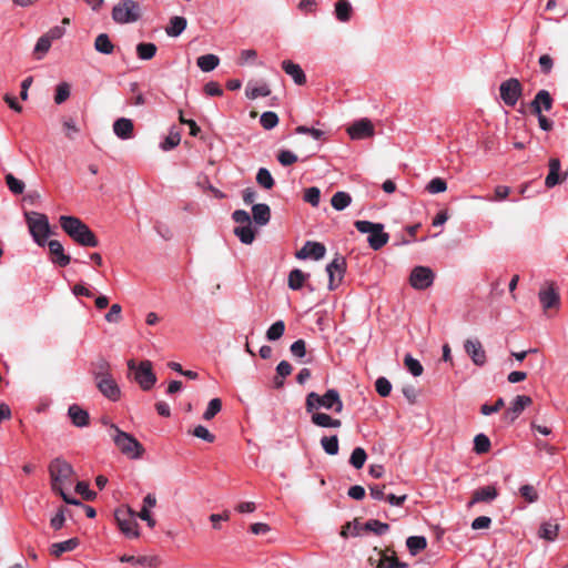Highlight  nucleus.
<instances>
[{
    "label": "nucleus",
    "mask_w": 568,
    "mask_h": 568,
    "mask_svg": "<svg viewBox=\"0 0 568 568\" xmlns=\"http://www.w3.org/2000/svg\"><path fill=\"white\" fill-rule=\"evenodd\" d=\"M59 223L63 232L77 244L84 247H97L99 245V241L95 234L79 217L72 215H61Z\"/></svg>",
    "instance_id": "f257e3e1"
},
{
    "label": "nucleus",
    "mask_w": 568,
    "mask_h": 568,
    "mask_svg": "<svg viewBox=\"0 0 568 568\" xmlns=\"http://www.w3.org/2000/svg\"><path fill=\"white\" fill-rule=\"evenodd\" d=\"M305 408L307 413H313L320 408L341 413L344 408L343 400L337 389L329 388L323 395L311 392L306 395Z\"/></svg>",
    "instance_id": "f03ea898"
},
{
    "label": "nucleus",
    "mask_w": 568,
    "mask_h": 568,
    "mask_svg": "<svg viewBox=\"0 0 568 568\" xmlns=\"http://www.w3.org/2000/svg\"><path fill=\"white\" fill-rule=\"evenodd\" d=\"M110 436L119 450L130 458H141L144 448L131 434L121 430L116 425H110Z\"/></svg>",
    "instance_id": "7ed1b4c3"
},
{
    "label": "nucleus",
    "mask_w": 568,
    "mask_h": 568,
    "mask_svg": "<svg viewBox=\"0 0 568 568\" xmlns=\"http://www.w3.org/2000/svg\"><path fill=\"white\" fill-rule=\"evenodd\" d=\"M26 222L33 241L39 246H44L51 235V226L45 214L39 212H26Z\"/></svg>",
    "instance_id": "20e7f679"
},
{
    "label": "nucleus",
    "mask_w": 568,
    "mask_h": 568,
    "mask_svg": "<svg viewBox=\"0 0 568 568\" xmlns=\"http://www.w3.org/2000/svg\"><path fill=\"white\" fill-rule=\"evenodd\" d=\"M73 473L71 464L62 458H54L49 465L52 490L57 494L64 490V487L70 484Z\"/></svg>",
    "instance_id": "39448f33"
},
{
    "label": "nucleus",
    "mask_w": 568,
    "mask_h": 568,
    "mask_svg": "<svg viewBox=\"0 0 568 568\" xmlns=\"http://www.w3.org/2000/svg\"><path fill=\"white\" fill-rule=\"evenodd\" d=\"M111 16L118 24L136 22L141 18L140 6L134 0H124L113 7Z\"/></svg>",
    "instance_id": "423d86ee"
},
{
    "label": "nucleus",
    "mask_w": 568,
    "mask_h": 568,
    "mask_svg": "<svg viewBox=\"0 0 568 568\" xmlns=\"http://www.w3.org/2000/svg\"><path fill=\"white\" fill-rule=\"evenodd\" d=\"M128 368L134 372V379L143 390H150L156 383V375L150 361H142L139 365L133 359L128 361Z\"/></svg>",
    "instance_id": "0eeeda50"
},
{
    "label": "nucleus",
    "mask_w": 568,
    "mask_h": 568,
    "mask_svg": "<svg viewBox=\"0 0 568 568\" xmlns=\"http://www.w3.org/2000/svg\"><path fill=\"white\" fill-rule=\"evenodd\" d=\"M115 520L120 530L129 538H138L140 536L139 525L135 520V514L131 508L116 509L114 513Z\"/></svg>",
    "instance_id": "6e6552de"
},
{
    "label": "nucleus",
    "mask_w": 568,
    "mask_h": 568,
    "mask_svg": "<svg viewBox=\"0 0 568 568\" xmlns=\"http://www.w3.org/2000/svg\"><path fill=\"white\" fill-rule=\"evenodd\" d=\"M500 99L507 106H515L523 95V85L516 78H509L499 85Z\"/></svg>",
    "instance_id": "1a4fd4ad"
},
{
    "label": "nucleus",
    "mask_w": 568,
    "mask_h": 568,
    "mask_svg": "<svg viewBox=\"0 0 568 568\" xmlns=\"http://www.w3.org/2000/svg\"><path fill=\"white\" fill-rule=\"evenodd\" d=\"M346 270V260L342 255H336L326 266L328 275V290L334 291L341 284Z\"/></svg>",
    "instance_id": "9d476101"
},
{
    "label": "nucleus",
    "mask_w": 568,
    "mask_h": 568,
    "mask_svg": "<svg viewBox=\"0 0 568 568\" xmlns=\"http://www.w3.org/2000/svg\"><path fill=\"white\" fill-rule=\"evenodd\" d=\"M435 278L434 272L427 266H415L409 275V284L418 291H423L433 285Z\"/></svg>",
    "instance_id": "9b49d317"
},
{
    "label": "nucleus",
    "mask_w": 568,
    "mask_h": 568,
    "mask_svg": "<svg viewBox=\"0 0 568 568\" xmlns=\"http://www.w3.org/2000/svg\"><path fill=\"white\" fill-rule=\"evenodd\" d=\"M99 392L108 399L118 402L121 397V388L111 376L95 381Z\"/></svg>",
    "instance_id": "f8f14e48"
},
{
    "label": "nucleus",
    "mask_w": 568,
    "mask_h": 568,
    "mask_svg": "<svg viewBox=\"0 0 568 568\" xmlns=\"http://www.w3.org/2000/svg\"><path fill=\"white\" fill-rule=\"evenodd\" d=\"M464 349L476 366H484L487 362L486 352L478 339H467Z\"/></svg>",
    "instance_id": "ddd939ff"
},
{
    "label": "nucleus",
    "mask_w": 568,
    "mask_h": 568,
    "mask_svg": "<svg viewBox=\"0 0 568 568\" xmlns=\"http://www.w3.org/2000/svg\"><path fill=\"white\" fill-rule=\"evenodd\" d=\"M347 133L352 140H363L374 135V126L368 119H361L347 129Z\"/></svg>",
    "instance_id": "4468645a"
},
{
    "label": "nucleus",
    "mask_w": 568,
    "mask_h": 568,
    "mask_svg": "<svg viewBox=\"0 0 568 568\" xmlns=\"http://www.w3.org/2000/svg\"><path fill=\"white\" fill-rule=\"evenodd\" d=\"M49 247V252L51 254V262L53 264H57L61 267H65L70 264L71 257L70 255L65 254L63 245L58 240H50L47 241V244Z\"/></svg>",
    "instance_id": "2eb2a0df"
},
{
    "label": "nucleus",
    "mask_w": 568,
    "mask_h": 568,
    "mask_svg": "<svg viewBox=\"0 0 568 568\" xmlns=\"http://www.w3.org/2000/svg\"><path fill=\"white\" fill-rule=\"evenodd\" d=\"M554 99L549 91L540 90L530 102V108L535 114H539L542 111H550L552 108Z\"/></svg>",
    "instance_id": "dca6fc26"
},
{
    "label": "nucleus",
    "mask_w": 568,
    "mask_h": 568,
    "mask_svg": "<svg viewBox=\"0 0 568 568\" xmlns=\"http://www.w3.org/2000/svg\"><path fill=\"white\" fill-rule=\"evenodd\" d=\"M531 404V398L527 395H518L511 402L505 415L510 422H514L523 413V410Z\"/></svg>",
    "instance_id": "f3484780"
},
{
    "label": "nucleus",
    "mask_w": 568,
    "mask_h": 568,
    "mask_svg": "<svg viewBox=\"0 0 568 568\" xmlns=\"http://www.w3.org/2000/svg\"><path fill=\"white\" fill-rule=\"evenodd\" d=\"M497 496L498 491L494 486H486L474 491L467 506L473 507L477 503H491Z\"/></svg>",
    "instance_id": "a211bd4d"
},
{
    "label": "nucleus",
    "mask_w": 568,
    "mask_h": 568,
    "mask_svg": "<svg viewBox=\"0 0 568 568\" xmlns=\"http://www.w3.org/2000/svg\"><path fill=\"white\" fill-rule=\"evenodd\" d=\"M68 416L71 423L79 428L87 427L90 422L89 413L81 408L78 404H72L68 408Z\"/></svg>",
    "instance_id": "6ab92c4d"
},
{
    "label": "nucleus",
    "mask_w": 568,
    "mask_h": 568,
    "mask_svg": "<svg viewBox=\"0 0 568 568\" xmlns=\"http://www.w3.org/2000/svg\"><path fill=\"white\" fill-rule=\"evenodd\" d=\"M389 240L388 233L384 232V225L379 223L377 227L368 234L367 242L371 248L374 251L381 250L387 244Z\"/></svg>",
    "instance_id": "aec40b11"
},
{
    "label": "nucleus",
    "mask_w": 568,
    "mask_h": 568,
    "mask_svg": "<svg viewBox=\"0 0 568 568\" xmlns=\"http://www.w3.org/2000/svg\"><path fill=\"white\" fill-rule=\"evenodd\" d=\"M282 69L286 74L292 77L293 81L297 85H303L306 83V75L300 64L294 63L291 60H284L282 62Z\"/></svg>",
    "instance_id": "412c9836"
},
{
    "label": "nucleus",
    "mask_w": 568,
    "mask_h": 568,
    "mask_svg": "<svg viewBox=\"0 0 568 568\" xmlns=\"http://www.w3.org/2000/svg\"><path fill=\"white\" fill-rule=\"evenodd\" d=\"M133 122L128 118H120L113 123V132L121 140H129L133 136Z\"/></svg>",
    "instance_id": "4be33fe9"
},
{
    "label": "nucleus",
    "mask_w": 568,
    "mask_h": 568,
    "mask_svg": "<svg viewBox=\"0 0 568 568\" xmlns=\"http://www.w3.org/2000/svg\"><path fill=\"white\" fill-rule=\"evenodd\" d=\"M252 215L255 224L266 225L271 220V209L265 203H257L252 206Z\"/></svg>",
    "instance_id": "5701e85b"
},
{
    "label": "nucleus",
    "mask_w": 568,
    "mask_h": 568,
    "mask_svg": "<svg viewBox=\"0 0 568 568\" xmlns=\"http://www.w3.org/2000/svg\"><path fill=\"white\" fill-rule=\"evenodd\" d=\"M79 545L80 540L77 537L54 542L50 546V554L58 558L64 552L73 551Z\"/></svg>",
    "instance_id": "b1692460"
},
{
    "label": "nucleus",
    "mask_w": 568,
    "mask_h": 568,
    "mask_svg": "<svg viewBox=\"0 0 568 568\" xmlns=\"http://www.w3.org/2000/svg\"><path fill=\"white\" fill-rule=\"evenodd\" d=\"M539 301L545 310L557 307L559 295L552 287H548L539 292Z\"/></svg>",
    "instance_id": "393cba45"
},
{
    "label": "nucleus",
    "mask_w": 568,
    "mask_h": 568,
    "mask_svg": "<svg viewBox=\"0 0 568 568\" xmlns=\"http://www.w3.org/2000/svg\"><path fill=\"white\" fill-rule=\"evenodd\" d=\"M560 161L557 158L549 160V172L546 176L545 184L547 187H554L560 182L559 178Z\"/></svg>",
    "instance_id": "a878e982"
},
{
    "label": "nucleus",
    "mask_w": 568,
    "mask_h": 568,
    "mask_svg": "<svg viewBox=\"0 0 568 568\" xmlns=\"http://www.w3.org/2000/svg\"><path fill=\"white\" fill-rule=\"evenodd\" d=\"M110 369H111L110 363L105 358L100 357L94 363H92L91 373L93 375L94 381H98L103 377L111 376L112 374H111Z\"/></svg>",
    "instance_id": "bb28decb"
},
{
    "label": "nucleus",
    "mask_w": 568,
    "mask_h": 568,
    "mask_svg": "<svg viewBox=\"0 0 568 568\" xmlns=\"http://www.w3.org/2000/svg\"><path fill=\"white\" fill-rule=\"evenodd\" d=\"M310 277V274H305L300 268H294L288 274L287 285L293 291H298L303 287L305 281Z\"/></svg>",
    "instance_id": "cd10ccee"
},
{
    "label": "nucleus",
    "mask_w": 568,
    "mask_h": 568,
    "mask_svg": "<svg viewBox=\"0 0 568 568\" xmlns=\"http://www.w3.org/2000/svg\"><path fill=\"white\" fill-rule=\"evenodd\" d=\"M353 8L349 1L339 0L335 3V16L341 22H348L352 18Z\"/></svg>",
    "instance_id": "c85d7f7f"
},
{
    "label": "nucleus",
    "mask_w": 568,
    "mask_h": 568,
    "mask_svg": "<svg viewBox=\"0 0 568 568\" xmlns=\"http://www.w3.org/2000/svg\"><path fill=\"white\" fill-rule=\"evenodd\" d=\"M220 63V58L216 54L209 53L204 55H200L196 60L197 67L203 72H211L213 71Z\"/></svg>",
    "instance_id": "c756f323"
},
{
    "label": "nucleus",
    "mask_w": 568,
    "mask_h": 568,
    "mask_svg": "<svg viewBox=\"0 0 568 568\" xmlns=\"http://www.w3.org/2000/svg\"><path fill=\"white\" fill-rule=\"evenodd\" d=\"M94 49L102 54H112L114 44L106 33H100L94 40Z\"/></svg>",
    "instance_id": "7c9ffc66"
},
{
    "label": "nucleus",
    "mask_w": 568,
    "mask_h": 568,
    "mask_svg": "<svg viewBox=\"0 0 568 568\" xmlns=\"http://www.w3.org/2000/svg\"><path fill=\"white\" fill-rule=\"evenodd\" d=\"M186 24L187 21L184 17H173L166 28V34L169 37H179L185 30Z\"/></svg>",
    "instance_id": "2f4dec72"
},
{
    "label": "nucleus",
    "mask_w": 568,
    "mask_h": 568,
    "mask_svg": "<svg viewBox=\"0 0 568 568\" xmlns=\"http://www.w3.org/2000/svg\"><path fill=\"white\" fill-rule=\"evenodd\" d=\"M271 94V90L267 84L256 85L252 82H248L245 88L246 98L254 100L260 97H267Z\"/></svg>",
    "instance_id": "473e14b6"
},
{
    "label": "nucleus",
    "mask_w": 568,
    "mask_h": 568,
    "mask_svg": "<svg viewBox=\"0 0 568 568\" xmlns=\"http://www.w3.org/2000/svg\"><path fill=\"white\" fill-rule=\"evenodd\" d=\"M406 547L410 555L416 556L427 547V540L424 536H410L406 539Z\"/></svg>",
    "instance_id": "72a5a7b5"
},
{
    "label": "nucleus",
    "mask_w": 568,
    "mask_h": 568,
    "mask_svg": "<svg viewBox=\"0 0 568 568\" xmlns=\"http://www.w3.org/2000/svg\"><path fill=\"white\" fill-rule=\"evenodd\" d=\"M558 530V524L550 521L542 523L539 529V537L548 541H554L557 538Z\"/></svg>",
    "instance_id": "f704fd0d"
},
{
    "label": "nucleus",
    "mask_w": 568,
    "mask_h": 568,
    "mask_svg": "<svg viewBox=\"0 0 568 568\" xmlns=\"http://www.w3.org/2000/svg\"><path fill=\"white\" fill-rule=\"evenodd\" d=\"M351 202L352 196L344 191L336 192L331 200V204L336 211H343L351 204Z\"/></svg>",
    "instance_id": "c9c22d12"
},
{
    "label": "nucleus",
    "mask_w": 568,
    "mask_h": 568,
    "mask_svg": "<svg viewBox=\"0 0 568 568\" xmlns=\"http://www.w3.org/2000/svg\"><path fill=\"white\" fill-rule=\"evenodd\" d=\"M321 446L327 455H331V456L337 455L338 450H339L337 435L322 437Z\"/></svg>",
    "instance_id": "e433bc0d"
},
{
    "label": "nucleus",
    "mask_w": 568,
    "mask_h": 568,
    "mask_svg": "<svg viewBox=\"0 0 568 568\" xmlns=\"http://www.w3.org/2000/svg\"><path fill=\"white\" fill-rule=\"evenodd\" d=\"M306 248L308 253V258H313L315 261L322 260L326 253L325 245L320 242L307 241Z\"/></svg>",
    "instance_id": "4c0bfd02"
},
{
    "label": "nucleus",
    "mask_w": 568,
    "mask_h": 568,
    "mask_svg": "<svg viewBox=\"0 0 568 568\" xmlns=\"http://www.w3.org/2000/svg\"><path fill=\"white\" fill-rule=\"evenodd\" d=\"M156 50V45L152 42H141L136 45V54L141 60H151Z\"/></svg>",
    "instance_id": "58836bf2"
},
{
    "label": "nucleus",
    "mask_w": 568,
    "mask_h": 568,
    "mask_svg": "<svg viewBox=\"0 0 568 568\" xmlns=\"http://www.w3.org/2000/svg\"><path fill=\"white\" fill-rule=\"evenodd\" d=\"M234 234L243 244H251L255 239V232L253 231L251 224L235 227Z\"/></svg>",
    "instance_id": "ea45409f"
},
{
    "label": "nucleus",
    "mask_w": 568,
    "mask_h": 568,
    "mask_svg": "<svg viewBox=\"0 0 568 568\" xmlns=\"http://www.w3.org/2000/svg\"><path fill=\"white\" fill-rule=\"evenodd\" d=\"M256 182L260 186L270 190L274 186L275 182L271 172L266 168H260L256 173Z\"/></svg>",
    "instance_id": "a19ab883"
},
{
    "label": "nucleus",
    "mask_w": 568,
    "mask_h": 568,
    "mask_svg": "<svg viewBox=\"0 0 568 568\" xmlns=\"http://www.w3.org/2000/svg\"><path fill=\"white\" fill-rule=\"evenodd\" d=\"M366 459H367V454H366L365 449L362 447H356L353 449V452L351 454L349 464L355 469H361V468H363Z\"/></svg>",
    "instance_id": "79ce46f5"
},
{
    "label": "nucleus",
    "mask_w": 568,
    "mask_h": 568,
    "mask_svg": "<svg viewBox=\"0 0 568 568\" xmlns=\"http://www.w3.org/2000/svg\"><path fill=\"white\" fill-rule=\"evenodd\" d=\"M364 529L372 531L377 536H382L389 530V525L377 519H371L364 524Z\"/></svg>",
    "instance_id": "37998d69"
},
{
    "label": "nucleus",
    "mask_w": 568,
    "mask_h": 568,
    "mask_svg": "<svg viewBox=\"0 0 568 568\" xmlns=\"http://www.w3.org/2000/svg\"><path fill=\"white\" fill-rule=\"evenodd\" d=\"M285 331V324L282 320L274 322L266 331V338L268 341L280 339Z\"/></svg>",
    "instance_id": "c03bdc74"
},
{
    "label": "nucleus",
    "mask_w": 568,
    "mask_h": 568,
    "mask_svg": "<svg viewBox=\"0 0 568 568\" xmlns=\"http://www.w3.org/2000/svg\"><path fill=\"white\" fill-rule=\"evenodd\" d=\"M404 365L409 371V373L417 377L423 374V365L416 358H414L410 354H406L404 358Z\"/></svg>",
    "instance_id": "a18cd8bd"
},
{
    "label": "nucleus",
    "mask_w": 568,
    "mask_h": 568,
    "mask_svg": "<svg viewBox=\"0 0 568 568\" xmlns=\"http://www.w3.org/2000/svg\"><path fill=\"white\" fill-rule=\"evenodd\" d=\"M181 142V134L178 131H174L173 129L169 132L168 136L164 139V141L161 142L160 148L163 151H170L178 146Z\"/></svg>",
    "instance_id": "49530a36"
},
{
    "label": "nucleus",
    "mask_w": 568,
    "mask_h": 568,
    "mask_svg": "<svg viewBox=\"0 0 568 568\" xmlns=\"http://www.w3.org/2000/svg\"><path fill=\"white\" fill-rule=\"evenodd\" d=\"M260 123L265 130H272L278 124V116L273 111H266L261 114Z\"/></svg>",
    "instance_id": "de8ad7c7"
},
{
    "label": "nucleus",
    "mask_w": 568,
    "mask_h": 568,
    "mask_svg": "<svg viewBox=\"0 0 568 568\" xmlns=\"http://www.w3.org/2000/svg\"><path fill=\"white\" fill-rule=\"evenodd\" d=\"M52 42L43 34L41 36L33 49V52L38 60L42 59V57L48 53L51 48Z\"/></svg>",
    "instance_id": "09e8293b"
},
{
    "label": "nucleus",
    "mask_w": 568,
    "mask_h": 568,
    "mask_svg": "<svg viewBox=\"0 0 568 568\" xmlns=\"http://www.w3.org/2000/svg\"><path fill=\"white\" fill-rule=\"evenodd\" d=\"M490 448V440L485 434H478L474 438V450L477 454H485Z\"/></svg>",
    "instance_id": "8fccbe9b"
},
{
    "label": "nucleus",
    "mask_w": 568,
    "mask_h": 568,
    "mask_svg": "<svg viewBox=\"0 0 568 568\" xmlns=\"http://www.w3.org/2000/svg\"><path fill=\"white\" fill-rule=\"evenodd\" d=\"M426 190L430 194L443 193L447 190V183L442 178H434L426 185Z\"/></svg>",
    "instance_id": "3c124183"
},
{
    "label": "nucleus",
    "mask_w": 568,
    "mask_h": 568,
    "mask_svg": "<svg viewBox=\"0 0 568 568\" xmlns=\"http://www.w3.org/2000/svg\"><path fill=\"white\" fill-rule=\"evenodd\" d=\"M520 496L529 504L536 503L539 498L536 488L532 485H523L519 488Z\"/></svg>",
    "instance_id": "603ef678"
},
{
    "label": "nucleus",
    "mask_w": 568,
    "mask_h": 568,
    "mask_svg": "<svg viewBox=\"0 0 568 568\" xmlns=\"http://www.w3.org/2000/svg\"><path fill=\"white\" fill-rule=\"evenodd\" d=\"M222 408L220 398H213L209 402L207 407L203 414L205 420H211Z\"/></svg>",
    "instance_id": "864d4df0"
},
{
    "label": "nucleus",
    "mask_w": 568,
    "mask_h": 568,
    "mask_svg": "<svg viewBox=\"0 0 568 568\" xmlns=\"http://www.w3.org/2000/svg\"><path fill=\"white\" fill-rule=\"evenodd\" d=\"M277 161L283 166H288L297 162V155L290 150H281L276 155Z\"/></svg>",
    "instance_id": "5fc2aeb1"
},
{
    "label": "nucleus",
    "mask_w": 568,
    "mask_h": 568,
    "mask_svg": "<svg viewBox=\"0 0 568 568\" xmlns=\"http://www.w3.org/2000/svg\"><path fill=\"white\" fill-rule=\"evenodd\" d=\"M70 97V87L65 82H61L57 85L54 102L57 104H61Z\"/></svg>",
    "instance_id": "6e6d98bb"
},
{
    "label": "nucleus",
    "mask_w": 568,
    "mask_h": 568,
    "mask_svg": "<svg viewBox=\"0 0 568 568\" xmlns=\"http://www.w3.org/2000/svg\"><path fill=\"white\" fill-rule=\"evenodd\" d=\"M312 417L311 420L314 425L323 428H329V423L332 419V416H329L326 413H320V412H313L311 413Z\"/></svg>",
    "instance_id": "4d7b16f0"
},
{
    "label": "nucleus",
    "mask_w": 568,
    "mask_h": 568,
    "mask_svg": "<svg viewBox=\"0 0 568 568\" xmlns=\"http://www.w3.org/2000/svg\"><path fill=\"white\" fill-rule=\"evenodd\" d=\"M375 388L379 396L387 397L392 392V384L386 377H378L375 382Z\"/></svg>",
    "instance_id": "13d9d810"
},
{
    "label": "nucleus",
    "mask_w": 568,
    "mask_h": 568,
    "mask_svg": "<svg viewBox=\"0 0 568 568\" xmlns=\"http://www.w3.org/2000/svg\"><path fill=\"white\" fill-rule=\"evenodd\" d=\"M321 200V191L316 186H311L305 190L304 201L310 203L312 206H317Z\"/></svg>",
    "instance_id": "bf43d9fd"
},
{
    "label": "nucleus",
    "mask_w": 568,
    "mask_h": 568,
    "mask_svg": "<svg viewBox=\"0 0 568 568\" xmlns=\"http://www.w3.org/2000/svg\"><path fill=\"white\" fill-rule=\"evenodd\" d=\"M6 182L9 190L13 194H21L24 190V183L21 180L14 178L12 174H8L6 176Z\"/></svg>",
    "instance_id": "052dcab7"
},
{
    "label": "nucleus",
    "mask_w": 568,
    "mask_h": 568,
    "mask_svg": "<svg viewBox=\"0 0 568 568\" xmlns=\"http://www.w3.org/2000/svg\"><path fill=\"white\" fill-rule=\"evenodd\" d=\"M75 491L85 500H93L97 497V493L89 488V484L87 481H78L75 485Z\"/></svg>",
    "instance_id": "680f3d73"
},
{
    "label": "nucleus",
    "mask_w": 568,
    "mask_h": 568,
    "mask_svg": "<svg viewBox=\"0 0 568 568\" xmlns=\"http://www.w3.org/2000/svg\"><path fill=\"white\" fill-rule=\"evenodd\" d=\"M295 133L311 135L314 140H321L324 136V134H325V132L322 131V130H318V129H315V128H310V126H306V125H298L295 129Z\"/></svg>",
    "instance_id": "e2e57ef3"
},
{
    "label": "nucleus",
    "mask_w": 568,
    "mask_h": 568,
    "mask_svg": "<svg viewBox=\"0 0 568 568\" xmlns=\"http://www.w3.org/2000/svg\"><path fill=\"white\" fill-rule=\"evenodd\" d=\"M290 352L294 357L302 358L306 354V344L304 339H297L290 346Z\"/></svg>",
    "instance_id": "0e129e2a"
},
{
    "label": "nucleus",
    "mask_w": 568,
    "mask_h": 568,
    "mask_svg": "<svg viewBox=\"0 0 568 568\" xmlns=\"http://www.w3.org/2000/svg\"><path fill=\"white\" fill-rule=\"evenodd\" d=\"M193 435L206 443H213L215 439V436L205 426L202 425H199L193 429Z\"/></svg>",
    "instance_id": "69168bd1"
},
{
    "label": "nucleus",
    "mask_w": 568,
    "mask_h": 568,
    "mask_svg": "<svg viewBox=\"0 0 568 568\" xmlns=\"http://www.w3.org/2000/svg\"><path fill=\"white\" fill-rule=\"evenodd\" d=\"M63 128H64L67 138L70 140H73L75 138V135L80 132V129L73 119L64 120Z\"/></svg>",
    "instance_id": "338daca9"
},
{
    "label": "nucleus",
    "mask_w": 568,
    "mask_h": 568,
    "mask_svg": "<svg viewBox=\"0 0 568 568\" xmlns=\"http://www.w3.org/2000/svg\"><path fill=\"white\" fill-rule=\"evenodd\" d=\"M122 307L120 304H113L105 314V321L109 323H119L121 320Z\"/></svg>",
    "instance_id": "774afa93"
}]
</instances>
